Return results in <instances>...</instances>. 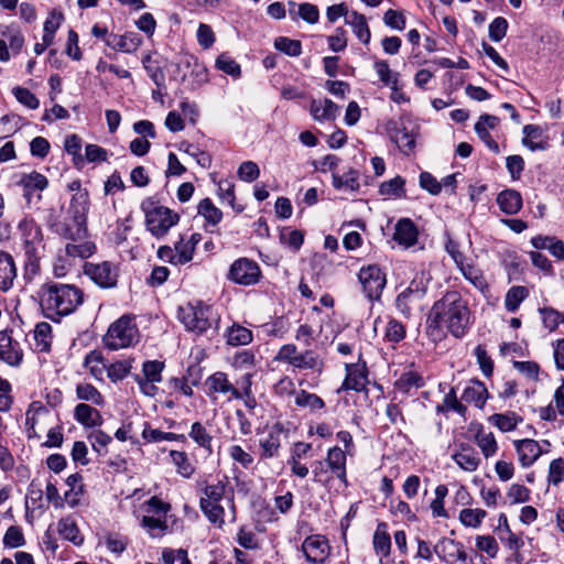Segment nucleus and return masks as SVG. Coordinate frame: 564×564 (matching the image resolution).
<instances>
[{"mask_svg":"<svg viewBox=\"0 0 564 564\" xmlns=\"http://www.w3.org/2000/svg\"><path fill=\"white\" fill-rule=\"evenodd\" d=\"M89 206L88 192L76 193L72 196L68 207L47 223L53 234L68 241L64 252L70 259H87L96 252L95 242L87 239Z\"/></svg>","mask_w":564,"mask_h":564,"instance_id":"obj_1","label":"nucleus"},{"mask_svg":"<svg viewBox=\"0 0 564 564\" xmlns=\"http://www.w3.org/2000/svg\"><path fill=\"white\" fill-rule=\"evenodd\" d=\"M427 321L430 327L445 328L455 338H462L473 325V315L467 300L451 291L433 304Z\"/></svg>","mask_w":564,"mask_h":564,"instance_id":"obj_2","label":"nucleus"},{"mask_svg":"<svg viewBox=\"0 0 564 564\" xmlns=\"http://www.w3.org/2000/svg\"><path fill=\"white\" fill-rule=\"evenodd\" d=\"M36 296L43 315L53 322L74 313L84 302V292L78 286L59 282L44 283Z\"/></svg>","mask_w":564,"mask_h":564,"instance_id":"obj_3","label":"nucleus"},{"mask_svg":"<svg viewBox=\"0 0 564 564\" xmlns=\"http://www.w3.org/2000/svg\"><path fill=\"white\" fill-rule=\"evenodd\" d=\"M199 494V508L210 523L221 529L225 525V508L221 506L224 499L229 500L232 521L236 519V506L232 491L228 489L227 477L208 482L206 478L196 481Z\"/></svg>","mask_w":564,"mask_h":564,"instance_id":"obj_4","label":"nucleus"},{"mask_svg":"<svg viewBox=\"0 0 564 564\" xmlns=\"http://www.w3.org/2000/svg\"><path fill=\"white\" fill-rule=\"evenodd\" d=\"M22 249L24 252V269L26 274L40 273V260L45 252L44 234L33 218H23L18 225Z\"/></svg>","mask_w":564,"mask_h":564,"instance_id":"obj_5","label":"nucleus"},{"mask_svg":"<svg viewBox=\"0 0 564 564\" xmlns=\"http://www.w3.org/2000/svg\"><path fill=\"white\" fill-rule=\"evenodd\" d=\"M178 318L188 332L196 335L215 334L219 327V315L207 304L187 303L178 310Z\"/></svg>","mask_w":564,"mask_h":564,"instance_id":"obj_6","label":"nucleus"},{"mask_svg":"<svg viewBox=\"0 0 564 564\" xmlns=\"http://www.w3.org/2000/svg\"><path fill=\"white\" fill-rule=\"evenodd\" d=\"M141 210L144 214L145 227L155 238H163L170 229L180 221V215L174 210L161 205L153 197H148L141 203Z\"/></svg>","mask_w":564,"mask_h":564,"instance_id":"obj_7","label":"nucleus"},{"mask_svg":"<svg viewBox=\"0 0 564 564\" xmlns=\"http://www.w3.org/2000/svg\"><path fill=\"white\" fill-rule=\"evenodd\" d=\"M140 332L134 316L126 314L115 321L108 328L104 338L109 349L118 350L134 346L139 343Z\"/></svg>","mask_w":564,"mask_h":564,"instance_id":"obj_8","label":"nucleus"},{"mask_svg":"<svg viewBox=\"0 0 564 564\" xmlns=\"http://www.w3.org/2000/svg\"><path fill=\"white\" fill-rule=\"evenodd\" d=\"M386 131L390 140L405 155L414 154L420 127L409 119L389 120Z\"/></svg>","mask_w":564,"mask_h":564,"instance_id":"obj_9","label":"nucleus"},{"mask_svg":"<svg viewBox=\"0 0 564 564\" xmlns=\"http://www.w3.org/2000/svg\"><path fill=\"white\" fill-rule=\"evenodd\" d=\"M205 388L206 395L213 403H216L219 398L226 402H231L239 393L240 378L232 382L228 373L216 371L206 378Z\"/></svg>","mask_w":564,"mask_h":564,"instance_id":"obj_10","label":"nucleus"},{"mask_svg":"<svg viewBox=\"0 0 564 564\" xmlns=\"http://www.w3.org/2000/svg\"><path fill=\"white\" fill-rule=\"evenodd\" d=\"M262 276L259 264L249 258H239L235 260L228 271L227 278L229 281L250 286L257 284Z\"/></svg>","mask_w":564,"mask_h":564,"instance_id":"obj_11","label":"nucleus"},{"mask_svg":"<svg viewBox=\"0 0 564 564\" xmlns=\"http://www.w3.org/2000/svg\"><path fill=\"white\" fill-rule=\"evenodd\" d=\"M84 274L101 289L117 286L119 268L111 261L86 262Z\"/></svg>","mask_w":564,"mask_h":564,"instance_id":"obj_12","label":"nucleus"},{"mask_svg":"<svg viewBox=\"0 0 564 564\" xmlns=\"http://www.w3.org/2000/svg\"><path fill=\"white\" fill-rule=\"evenodd\" d=\"M359 282L362 285L364 293L370 300L380 299L387 284L386 273L377 264L362 267L358 273Z\"/></svg>","mask_w":564,"mask_h":564,"instance_id":"obj_13","label":"nucleus"},{"mask_svg":"<svg viewBox=\"0 0 564 564\" xmlns=\"http://www.w3.org/2000/svg\"><path fill=\"white\" fill-rule=\"evenodd\" d=\"M53 421L50 410L40 401H33L25 412L26 435L29 438H41V432Z\"/></svg>","mask_w":564,"mask_h":564,"instance_id":"obj_14","label":"nucleus"},{"mask_svg":"<svg viewBox=\"0 0 564 564\" xmlns=\"http://www.w3.org/2000/svg\"><path fill=\"white\" fill-rule=\"evenodd\" d=\"M434 553L445 564H469L470 560L462 542L442 538L433 547Z\"/></svg>","mask_w":564,"mask_h":564,"instance_id":"obj_15","label":"nucleus"},{"mask_svg":"<svg viewBox=\"0 0 564 564\" xmlns=\"http://www.w3.org/2000/svg\"><path fill=\"white\" fill-rule=\"evenodd\" d=\"M164 364L159 360H148L142 366V375H135L134 380L141 392L147 397L156 395L159 389L156 383L162 381Z\"/></svg>","mask_w":564,"mask_h":564,"instance_id":"obj_16","label":"nucleus"},{"mask_svg":"<svg viewBox=\"0 0 564 564\" xmlns=\"http://www.w3.org/2000/svg\"><path fill=\"white\" fill-rule=\"evenodd\" d=\"M286 438V431L282 423L276 422L268 429L264 437L259 440V459L267 460L278 457L282 440Z\"/></svg>","mask_w":564,"mask_h":564,"instance_id":"obj_17","label":"nucleus"},{"mask_svg":"<svg viewBox=\"0 0 564 564\" xmlns=\"http://www.w3.org/2000/svg\"><path fill=\"white\" fill-rule=\"evenodd\" d=\"M426 288L422 282L413 280L406 289H404L395 300L397 308L404 316H410L412 311L420 306L425 296Z\"/></svg>","mask_w":564,"mask_h":564,"instance_id":"obj_18","label":"nucleus"},{"mask_svg":"<svg viewBox=\"0 0 564 564\" xmlns=\"http://www.w3.org/2000/svg\"><path fill=\"white\" fill-rule=\"evenodd\" d=\"M18 184L22 187L23 197L30 206L41 202V192L47 188L48 180L45 175L33 171L29 174H23Z\"/></svg>","mask_w":564,"mask_h":564,"instance_id":"obj_19","label":"nucleus"},{"mask_svg":"<svg viewBox=\"0 0 564 564\" xmlns=\"http://www.w3.org/2000/svg\"><path fill=\"white\" fill-rule=\"evenodd\" d=\"M301 549L306 561L313 564H323L330 553L328 540L321 534L307 536Z\"/></svg>","mask_w":564,"mask_h":564,"instance_id":"obj_20","label":"nucleus"},{"mask_svg":"<svg viewBox=\"0 0 564 564\" xmlns=\"http://www.w3.org/2000/svg\"><path fill=\"white\" fill-rule=\"evenodd\" d=\"M12 332H0V360L11 367H19L23 360V350L18 340L12 338Z\"/></svg>","mask_w":564,"mask_h":564,"instance_id":"obj_21","label":"nucleus"},{"mask_svg":"<svg viewBox=\"0 0 564 564\" xmlns=\"http://www.w3.org/2000/svg\"><path fill=\"white\" fill-rule=\"evenodd\" d=\"M518 460L523 468L532 466L544 453L540 443L532 438H523L513 442ZM547 452V449H545Z\"/></svg>","mask_w":564,"mask_h":564,"instance_id":"obj_22","label":"nucleus"},{"mask_svg":"<svg viewBox=\"0 0 564 564\" xmlns=\"http://www.w3.org/2000/svg\"><path fill=\"white\" fill-rule=\"evenodd\" d=\"M452 459L468 473L477 470L481 463L477 451L468 443H459L452 454Z\"/></svg>","mask_w":564,"mask_h":564,"instance_id":"obj_23","label":"nucleus"},{"mask_svg":"<svg viewBox=\"0 0 564 564\" xmlns=\"http://www.w3.org/2000/svg\"><path fill=\"white\" fill-rule=\"evenodd\" d=\"M419 230L410 218H401L394 226L393 240L408 249L417 242Z\"/></svg>","mask_w":564,"mask_h":564,"instance_id":"obj_24","label":"nucleus"},{"mask_svg":"<svg viewBox=\"0 0 564 564\" xmlns=\"http://www.w3.org/2000/svg\"><path fill=\"white\" fill-rule=\"evenodd\" d=\"M141 44L142 37L135 32H127L124 34L111 33L107 37V46L123 53H133Z\"/></svg>","mask_w":564,"mask_h":564,"instance_id":"obj_25","label":"nucleus"},{"mask_svg":"<svg viewBox=\"0 0 564 564\" xmlns=\"http://www.w3.org/2000/svg\"><path fill=\"white\" fill-rule=\"evenodd\" d=\"M346 452L340 447L334 446L328 449L325 463L333 475L338 478L344 485H347V473H346Z\"/></svg>","mask_w":564,"mask_h":564,"instance_id":"obj_26","label":"nucleus"},{"mask_svg":"<svg viewBox=\"0 0 564 564\" xmlns=\"http://www.w3.org/2000/svg\"><path fill=\"white\" fill-rule=\"evenodd\" d=\"M489 394L484 382L479 380H471L465 387L462 393V401L474 404L478 409H482L486 404Z\"/></svg>","mask_w":564,"mask_h":564,"instance_id":"obj_27","label":"nucleus"},{"mask_svg":"<svg viewBox=\"0 0 564 564\" xmlns=\"http://www.w3.org/2000/svg\"><path fill=\"white\" fill-rule=\"evenodd\" d=\"M202 238L200 234L194 232L187 238L181 236L180 240L175 242L174 247L180 265L186 264L193 260L195 248L202 241Z\"/></svg>","mask_w":564,"mask_h":564,"instance_id":"obj_28","label":"nucleus"},{"mask_svg":"<svg viewBox=\"0 0 564 564\" xmlns=\"http://www.w3.org/2000/svg\"><path fill=\"white\" fill-rule=\"evenodd\" d=\"M496 202L500 210L510 216L518 214L523 206L521 194L518 191L511 188L500 192L497 195Z\"/></svg>","mask_w":564,"mask_h":564,"instance_id":"obj_29","label":"nucleus"},{"mask_svg":"<svg viewBox=\"0 0 564 564\" xmlns=\"http://www.w3.org/2000/svg\"><path fill=\"white\" fill-rule=\"evenodd\" d=\"M17 278V267L13 257L0 250V290L8 291L12 288Z\"/></svg>","mask_w":564,"mask_h":564,"instance_id":"obj_30","label":"nucleus"},{"mask_svg":"<svg viewBox=\"0 0 564 564\" xmlns=\"http://www.w3.org/2000/svg\"><path fill=\"white\" fill-rule=\"evenodd\" d=\"M346 378L343 382V390H355L360 392L365 389L367 383V373L364 367L351 364L346 366Z\"/></svg>","mask_w":564,"mask_h":564,"instance_id":"obj_31","label":"nucleus"},{"mask_svg":"<svg viewBox=\"0 0 564 564\" xmlns=\"http://www.w3.org/2000/svg\"><path fill=\"white\" fill-rule=\"evenodd\" d=\"M253 384V375L251 372H246L240 377V389L237 398L235 400H241L247 408L250 415L256 414L257 409V400L252 392Z\"/></svg>","mask_w":564,"mask_h":564,"instance_id":"obj_32","label":"nucleus"},{"mask_svg":"<svg viewBox=\"0 0 564 564\" xmlns=\"http://www.w3.org/2000/svg\"><path fill=\"white\" fill-rule=\"evenodd\" d=\"M74 419L85 427H95L102 423L100 412L87 403H79L75 406Z\"/></svg>","mask_w":564,"mask_h":564,"instance_id":"obj_33","label":"nucleus"},{"mask_svg":"<svg viewBox=\"0 0 564 564\" xmlns=\"http://www.w3.org/2000/svg\"><path fill=\"white\" fill-rule=\"evenodd\" d=\"M346 24L349 25L356 37L364 44H369L371 40V32L364 14L351 11L349 17H346Z\"/></svg>","mask_w":564,"mask_h":564,"instance_id":"obj_34","label":"nucleus"},{"mask_svg":"<svg viewBox=\"0 0 564 564\" xmlns=\"http://www.w3.org/2000/svg\"><path fill=\"white\" fill-rule=\"evenodd\" d=\"M338 106L330 99H313L310 106L312 117L317 121H330L337 116Z\"/></svg>","mask_w":564,"mask_h":564,"instance_id":"obj_35","label":"nucleus"},{"mask_svg":"<svg viewBox=\"0 0 564 564\" xmlns=\"http://www.w3.org/2000/svg\"><path fill=\"white\" fill-rule=\"evenodd\" d=\"M522 143L531 151L545 150L547 149V140L543 135L541 127L535 124H527L523 128Z\"/></svg>","mask_w":564,"mask_h":564,"instance_id":"obj_36","label":"nucleus"},{"mask_svg":"<svg viewBox=\"0 0 564 564\" xmlns=\"http://www.w3.org/2000/svg\"><path fill=\"white\" fill-rule=\"evenodd\" d=\"M458 268L464 278L469 281L477 290L482 294L489 290L487 280L482 271L471 263H465L464 261L458 262Z\"/></svg>","mask_w":564,"mask_h":564,"instance_id":"obj_37","label":"nucleus"},{"mask_svg":"<svg viewBox=\"0 0 564 564\" xmlns=\"http://www.w3.org/2000/svg\"><path fill=\"white\" fill-rule=\"evenodd\" d=\"M474 440L485 458H490L497 454L498 443L492 432H486L481 425H478Z\"/></svg>","mask_w":564,"mask_h":564,"instance_id":"obj_38","label":"nucleus"},{"mask_svg":"<svg viewBox=\"0 0 564 564\" xmlns=\"http://www.w3.org/2000/svg\"><path fill=\"white\" fill-rule=\"evenodd\" d=\"M373 550L380 557H387L391 553V536L386 522H380L373 533Z\"/></svg>","mask_w":564,"mask_h":564,"instance_id":"obj_39","label":"nucleus"},{"mask_svg":"<svg viewBox=\"0 0 564 564\" xmlns=\"http://www.w3.org/2000/svg\"><path fill=\"white\" fill-rule=\"evenodd\" d=\"M294 362L292 367L299 370H313L321 373L324 368L323 360L312 349L300 351Z\"/></svg>","mask_w":564,"mask_h":564,"instance_id":"obj_40","label":"nucleus"},{"mask_svg":"<svg viewBox=\"0 0 564 564\" xmlns=\"http://www.w3.org/2000/svg\"><path fill=\"white\" fill-rule=\"evenodd\" d=\"M188 436L194 443L203 448L207 454L213 453V435L207 431L206 426L200 422H194L191 426Z\"/></svg>","mask_w":564,"mask_h":564,"instance_id":"obj_41","label":"nucleus"},{"mask_svg":"<svg viewBox=\"0 0 564 564\" xmlns=\"http://www.w3.org/2000/svg\"><path fill=\"white\" fill-rule=\"evenodd\" d=\"M66 485L69 489L64 494V500L69 507L74 508L79 503L80 497L84 494L82 475L78 473L69 475L66 479Z\"/></svg>","mask_w":564,"mask_h":564,"instance_id":"obj_42","label":"nucleus"},{"mask_svg":"<svg viewBox=\"0 0 564 564\" xmlns=\"http://www.w3.org/2000/svg\"><path fill=\"white\" fill-rule=\"evenodd\" d=\"M84 367L89 371V373L96 379L101 381L105 370H107V365L105 364L104 356L98 350H91L88 352L84 360Z\"/></svg>","mask_w":564,"mask_h":564,"instance_id":"obj_43","label":"nucleus"},{"mask_svg":"<svg viewBox=\"0 0 564 564\" xmlns=\"http://www.w3.org/2000/svg\"><path fill=\"white\" fill-rule=\"evenodd\" d=\"M226 337L227 344L230 346H246L253 340L252 332L239 324H234L229 327Z\"/></svg>","mask_w":564,"mask_h":564,"instance_id":"obj_44","label":"nucleus"},{"mask_svg":"<svg viewBox=\"0 0 564 564\" xmlns=\"http://www.w3.org/2000/svg\"><path fill=\"white\" fill-rule=\"evenodd\" d=\"M33 337L35 340V349L47 352L52 345V326L46 322L36 324Z\"/></svg>","mask_w":564,"mask_h":564,"instance_id":"obj_45","label":"nucleus"},{"mask_svg":"<svg viewBox=\"0 0 564 564\" xmlns=\"http://www.w3.org/2000/svg\"><path fill=\"white\" fill-rule=\"evenodd\" d=\"M57 531L63 539L73 542L75 545H80L84 541L76 522L69 517L58 521Z\"/></svg>","mask_w":564,"mask_h":564,"instance_id":"obj_46","label":"nucleus"},{"mask_svg":"<svg viewBox=\"0 0 564 564\" xmlns=\"http://www.w3.org/2000/svg\"><path fill=\"white\" fill-rule=\"evenodd\" d=\"M529 296V290L522 285L510 288L505 297V307L508 312L514 313L520 304Z\"/></svg>","mask_w":564,"mask_h":564,"instance_id":"obj_47","label":"nucleus"},{"mask_svg":"<svg viewBox=\"0 0 564 564\" xmlns=\"http://www.w3.org/2000/svg\"><path fill=\"white\" fill-rule=\"evenodd\" d=\"M63 21L64 14L61 10L53 9L48 13V17L46 18L43 25V37L46 43L54 42L55 33L59 29Z\"/></svg>","mask_w":564,"mask_h":564,"instance_id":"obj_48","label":"nucleus"},{"mask_svg":"<svg viewBox=\"0 0 564 564\" xmlns=\"http://www.w3.org/2000/svg\"><path fill=\"white\" fill-rule=\"evenodd\" d=\"M141 525L152 538L164 535L169 528L166 518L154 516H143Z\"/></svg>","mask_w":564,"mask_h":564,"instance_id":"obj_49","label":"nucleus"},{"mask_svg":"<svg viewBox=\"0 0 564 564\" xmlns=\"http://www.w3.org/2000/svg\"><path fill=\"white\" fill-rule=\"evenodd\" d=\"M489 420L501 432H511V431L516 430L519 422L522 421V419L519 417L513 412L496 413V414L491 415Z\"/></svg>","mask_w":564,"mask_h":564,"instance_id":"obj_50","label":"nucleus"},{"mask_svg":"<svg viewBox=\"0 0 564 564\" xmlns=\"http://www.w3.org/2000/svg\"><path fill=\"white\" fill-rule=\"evenodd\" d=\"M142 437L149 443H159L163 441H180L184 442L186 440L184 434H176L172 432H163L158 429H151L147 426L142 432Z\"/></svg>","mask_w":564,"mask_h":564,"instance_id":"obj_51","label":"nucleus"},{"mask_svg":"<svg viewBox=\"0 0 564 564\" xmlns=\"http://www.w3.org/2000/svg\"><path fill=\"white\" fill-rule=\"evenodd\" d=\"M373 68L384 86L397 85L400 82V74L393 72L389 63L384 59H378L373 63Z\"/></svg>","mask_w":564,"mask_h":564,"instance_id":"obj_52","label":"nucleus"},{"mask_svg":"<svg viewBox=\"0 0 564 564\" xmlns=\"http://www.w3.org/2000/svg\"><path fill=\"white\" fill-rule=\"evenodd\" d=\"M547 487L557 488L562 482H564V458L557 457L551 460L547 475H546Z\"/></svg>","mask_w":564,"mask_h":564,"instance_id":"obj_53","label":"nucleus"},{"mask_svg":"<svg viewBox=\"0 0 564 564\" xmlns=\"http://www.w3.org/2000/svg\"><path fill=\"white\" fill-rule=\"evenodd\" d=\"M76 395L79 400L91 402L97 406H101L105 403L102 394L90 383H79L76 387Z\"/></svg>","mask_w":564,"mask_h":564,"instance_id":"obj_54","label":"nucleus"},{"mask_svg":"<svg viewBox=\"0 0 564 564\" xmlns=\"http://www.w3.org/2000/svg\"><path fill=\"white\" fill-rule=\"evenodd\" d=\"M170 456L176 467V471L184 478H191L195 471L194 465L191 463L187 454L180 451H171Z\"/></svg>","mask_w":564,"mask_h":564,"instance_id":"obj_55","label":"nucleus"},{"mask_svg":"<svg viewBox=\"0 0 564 564\" xmlns=\"http://www.w3.org/2000/svg\"><path fill=\"white\" fill-rule=\"evenodd\" d=\"M294 402L299 408L310 409L311 411H318L325 406L324 401L317 394L306 390L297 392Z\"/></svg>","mask_w":564,"mask_h":564,"instance_id":"obj_56","label":"nucleus"},{"mask_svg":"<svg viewBox=\"0 0 564 564\" xmlns=\"http://www.w3.org/2000/svg\"><path fill=\"white\" fill-rule=\"evenodd\" d=\"M198 215L203 216L209 224L217 225L221 221L223 213L214 205L210 198H204L197 206Z\"/></svg>","mask_w":564,"mask_h":564,"instance_id":"obj_57","label":"nucleus"},{"mask_svg":"<svg viewBox=\"0 0 564 564\" xmlns=\"http://www.w3.org/2000/svg\"><path fill=\"white\" fill-rule=\"evenodd\" d=\"M487 512L484 509H463L459 512V521L467 528H479L486 518Z\"/></svg>","mask_w":564,"mask_h":564,"instance_id":"obj_58","label":"nucleus"},{"mask_svg":"<svg viewBox=\"0 0 564 564\" xmlns=\"http://www.w3.org/2000/svg\"><path fill=\"white\" fill-rule=\"evenodd\" d=\"M424 386L423 377L416 371L403 372L395 382V387L404 392H409L412 388H422Z\"/></svg>","mask_w":564,"mask_h":564,"instance_id":"obj_59","label":"nucleus"},{"mask_svg":"<svg viewBox=\"0 0 564 564\" xmlns=\"http://www.w3.org/2000/svg\"><path fill=\"white\" fill-rule=\"evenodd\" d=\"M142 508L143 511L145 512L144 516H154L163 518H166L169 511L171 510V506L156 496H153L149 500L144 501Z\"/></svg>","mask_w":564,"mask_h":564,"instance_id":"obj_60","label":"nucleus"},{"mask_svg":"<svg viewBox=\"0 0 564 564\" xmlns=\"http://www.w3.org/2000/svg\"><path fill=\"white\" fill-rule=\"evenodd\" d=\"M274 47L284 54L297 57L302 54V43L286 36H279L274 41Z\"/></svg>","mask_w":564,"mask_h":564,"instance_id":"obj_61","label":"nucleus"},{"mask_svg":"<svg viewBox=\"0 0 564 564\" xmlns=\"http://www.w3.org/2000/svg\"><path fill=\"white\" fill-rule=\"evenodd\" d=\"M143 67L147 70V74L155 84V86H164L165 75L161 67V65L154 61L151 55H147L142 59Z\"/></svg>","mask_w":564,"mask_h":564,"instance_id":"obj_62","label":"nucleus"},{"mask_svg":"<svg viewBox=\"0 0 564 564\" xmlns=\"http://www.w3.org/2000/svg\"><path fill=\"white\" fill-rule=\"evenodd\" d=\"M543 325L550 332H554L564 323V314L553 307H542L539 310Z\"/></svg>","mask_w":564,"mask_h":564,"instance_id":"obj_63","label":"nucleus"},{"mask_svg":"<svg viewBox=\"0 0 564 564\" xmlns=\"http://www.w3.org/2000/svg\"><path fill=\"white\" fill-rule=\"evenodd\" d=\"M333 186L337 189H340V188H348L350 191L358 189L359 188L358 172L356 170L350 169L343 176L333 174Z\"/></svg>","mask_w":564,"mask_h":564,"instance_id":"obj_64","label":"nucleus"}]
</instances>
